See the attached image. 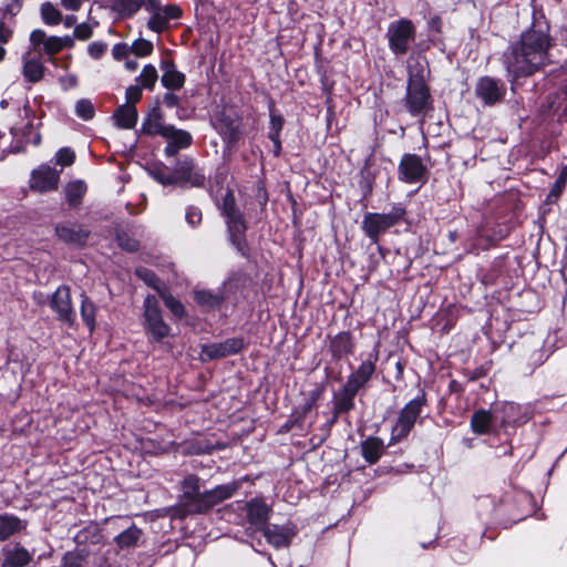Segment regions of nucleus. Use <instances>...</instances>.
Masks as SVG:
<instances>
[{
  "label": "nucleus",
  "instance_id": "obj_48",
  "mask_svg": "<svg viewBox=\"0 0 567 567\" xmlns=\"http://www.w3.org/2000/svg\"><path fill=\"white\" fill-rule=\"evenodd\" d=\"M137 276L140 278H142L148 286L153 287L154 289H156L159 293L161 291H164L163 289H161L159 287V281L158 279L154 276V274H152L151 271H148L147 269H138L136 271Z\"/></svg>",
  "mask_w": 567,
  "mask_h": 567
},
{
  "label": "nucleus",
  "instance_id": "obj_30",
  "mask_svg": "<svg viewBox=\"0 0 567 567\" xmlns=\"http://www.w3.org/2000/svg\"><path fill=\"white\" fill-rule=\"evenodd\" d=\"M80 311L83 322L87 326L90 332H93L95 329L96 306L85 295H82Z\"/></svg>",
  "mask_w": 567,
  "mask_h": 567
},
{
  "label": "nucleus",
  "instance_id": "obj_56",
  "mask_svg": "<svg viewBox=\"0 0 567 567\" xmlns=\"http://www.w3.org/2000/svg\"><path fill=\"white\" fill-rule=\"evenodd\" d=\"M60 83L64 90H70L76 86L78 78L74 74H66L60 78Z\"/></svg>",
  "mask_w": 567,
  "mask_h": 567
},
{
  "label": "nucleus",
  "instance_id": "obj_57",
  "mask_svg": "<svg viewBox=\"0 0 567 567\" xmlns=\"http://www.w3.org/2000/svg\"><path fill=\"white\" fill-rule=\"evenodd\" d=\"M127 52H128V47L125 43H117L113 47V50H112L113 56L117 60L126 56Z\"/></svg>",
  "mask_w": 567,
  "mask_h": 567
},
{
  "label": "nucleus",
  "instance_id": "obj_21",
  "mask_svg": "<svg viewBox=\"0 0 567 567\" xmlns=\"http://www.w3.org/2000/svg\"><path fill=\"white\" fill-rule=\"evenodd\" d=\"M25 522L13 515H0V542L25 528Z\"/></svg>",
  "mask_w": 567,
  "mask_h": 567
},
{
  "label": "nucleus",
  "instance_id": "obj_22",
  "mask_svg": "<svg viewBox=\"0 0 567 567\" xmlns=\"http://www.w3.org/2000/svg\"><path fill=\"white\" fill-rule=\"evenodd\" d=\"M361 449L362 456L364 457V460L370 464H374L381 457L384 450V445L382 440H380L379 437H368L365 441L362 442Z\"/></svg>",
  "mask_w": 567,
  "mask_h": 567
},
{
  "label": "nucleus",
  "instance_id": "obj_49",
  "mask_svg": "<svg viewBox=\"0 0 567 567\" xmlns=\"http://www.w3.org/2000/svg\"><path fill=\"white\" fill-rule=\"evenodd\" d=\"M107 45L104 42L95 41L89 44L87 53L93 59H100L106 51Z\"/></svg>",
  "mask_w": 567,
  "mask_h": 567
},
{
  "label": "nucleus",
  "instance_id": "obj_35",
  "mask_svg": "<svg viewBox=\"0 0 567 567\" xmlns=\"http://www.w3.org/2000/svg\"><path fill=\"white\" fill-rule=\"evenodd\" d=\"M195 300L203 307L215 308L220 305L223 297L207 290H199L195 292Z\"/></svg>",
  "mask_w": 567,
  "mask_h": 567
},
{
  "label": "nucleus",
  "instance_id": "obj_44",
  "mask_svg": "<svg viewBox=\"0 0 567 567\" xmlns=\"http://www.w3.org/2000/svg\"><path fill=\"white\" fill-rule=\"evenodd\" d=\"M151 176L162 185L175 184L173 172L163 168H154L150 172Z\"/></svg>",
  "mask_w": 567,
  "mask_h": 567
},
{
  "label": "nucleus",
  "instance_id": "obj_16",
  "mask_svg": "<svg viewBox=\"0 0 567 567\" xmlns=\"http://www.w3.org/2000/svg\"><path fill=\"white\" fill-rule=\"evenodd\" d=\"M238 488L239 483L231 482L224 485H219L208 492H205L203 494V505L200 506V509L209 508L216 503L229 498Z\"/></svg>",
  "mask_w": 567,
  "mask_h": 567
},
{
  "label": "nucleus",
  "instance_id": "obj_19",
  "mask_svg": "<svg viewBox=\"0 0 567 567\" xmlns=\"http://www.w3.org/2000/svg\"><path fill=\"white\" fill-rule=\"evenodd\" d=\"M329 347L332 355L336 358L350 354L353 350V342L350 332L342 331L336 334L331 339Z\"/></svg>",
  "mask_w": 567,
  "mask_h": 567
},
{
  "label": "nucleus",
  "instance_id": "obj_20",
  "mask_svg": "<svg viewBox=\"0 0 567 567\" xmlns=\"http://www.w3.org/2000/svg\"><path fill=\"white\" fill-rule=\"evenodd\" d=\"M137 116L136 107L131 104H124L120 106L114 113L116 125L125 130H130L135 126Z\"/></svg>",
  "mask_w": 567,
  "mask_h": 567
},
{
  "label": "nucleus",
  "instance_id": "obj_39",
  "mask_svg": "<svg viewBox=\"0 0 567 567\" xmlns=\"http://www.w3.org/2000/svg\"><path fill=\"white\" fill-rule=\"evenodd\" d=\"M566 184H567V165L565 167H563V169L560 171L553 188L550 189V192L547 196V200L548 202L556 200L560 196Z\"/></svg>",
  "mask_w": 567,
  "mask_h": 567
},
{
  "label": "nucleus",
  "instance_id": "obj_64",
  "mask_svg": "<svg viewBox=\"0 0 567 567\" xmlns=\"http://www.w3.org/2000/svg\"><path fill=\"white\" fill-rule=\"evenodd\" d=\"M504 409L506 414L508 415L509 413H513L517 409V405H515L514 403H507Z\"/></svg>",
  "mask_w": 567,
  "mask_h": 567
},
{
  "label": "nucleus",
  "instance_id": "obj_41",
  "mask_svg": "<svg viewBox=\"0 0 567 567\" xmlns=\"http://www.w3.org/2000/svg\"><path fill=\"white\" fill-rule=\"evenodd\" d=\"M131 51L136 56H147L153 52V43L143 38L136 39L131 45Z\"/></svg>",
  "mask_w": 567,
  "mask_h": 567
},
{
  "label": "nucleus",
  "instance_id": "obj_55",
  "mask_svg": "<svg viewBox=\"0 0 567 567\" xmlns=\"http://www.w3.org/2000/svg\"><path fill=\"white\" fill-rule=\"evenodd\" d=\"M48 39L45 32L43 30L37 29L31 32L30 41L33 45L45 44V40Z\"/></svg>",
  "mask_w": 567,
  "mask_h": 567
},
{
  "label": "nucleus",
  "instance_id": "obj_2",
  "mask_svg": "<svg viewBox=\"0 0 567 567\" xmlns=\"http://www.w3.org/2000/svg\"><path fill=\"white\" fill-rule=\"evenodd\" d=\"M410 61L406 105L412 115H419L426 109L430 101L429 89L424 83L425 63L419 56H411Z\"/></svg>",
  "mask_w": 567,
  "mask_h": 567
},
{
  "label": "nucleus",
  "instance_id": "obj_59",
  "mask_svg": "<svg viewBox=\"0 0 567 567\" xmlns=\"http://www.w3.org/2000/svg\"><path fill=\"white\" fill-rule=\"evenodd\" d=\"M163 100L164 103L169 107H173L178 103V97L174 93H166Z\"/></svg>",
  "mask_w": 567,
  "mask_h": 567
},
{
  "label": "nucleus",
  "instance_id": "obj_52",
  "mask_svg": "<svg viewBox=\"0 0 567 567\" xmlns=\"http://www.w3.org/2000/svg\"><path fill=\"white\" fill-rule=\"evenodd\" d=\"M167 23L163 20V18L157 16H152L147 22L148 29L155 32H161L166 28Z\"/></svg>",
  "mask_w": 567,
  "mask_h": 567
},
{
  "label": "nucleus",
  "instance_id": "obj_31",
  "mask_svg": "<svg viewBox=\"0 0 567 567\" xmlns=\"http://www.w3.org/2000/svg\"><path fill=\"white\" fill-rule=\"evenodd\" d=\"M42 21L47 25H56L62 22V12L51 2H43L40 8Z\"/></svg>",
  "mask_w": 567,
  "mask_h": 567
},
{
  "label": "nucleus",
  "instance_id": "obj_4",
  "mask_svg": "<svg viewBox=\"0 0 567 567\" xmlns=\"http://www.w3.org/2000/svg\"><path fill=\"white\" fill-rule=\"evenodd\" d=\"M144 327L156 341L163 340L171 332V328L162 318L158 301L154 296H147L144 300Z\"/></svg>",
  "mask_w": 567,
  "mask_h": 567
},
{
  "label": "nucleus",
  "instance_id": "obj_18",
  "mask_svg": "<svg viewBox=\"0 0 567 567\" xmlns=\"http://www.w3.org/2000/svg\"><path fill=\"white\" fill-rule=\"evenodd\" d=\"M476 94L486 104H493L502 96V92L497 82L491 78H483L477 82Z\"/></svg>",
  "mask_w": 567,
  "mask_h": 567
},
{
  "label": "nucleus",
  "instance_id": "obj_25",
  "mask_svg": "<svg viewBox=\"0 0 567 567\" xmlns=\"http://www.w3.org/2000/svg\"><path fill=\"white\" fill-rule=\"evenodd\" d=\"M144 0H114L112 10L122 18H131L143 7Z\"/></svg>",
  "mask_w": 567,
  "mask_h": 567
},
{
  "label": "nucleus",
  "instance_id": "obj_58",
  "mask_svg": "<svg viewBox=\"0 0 567 567\" xmlns=\"http://www.w3.org/2000/svg\"><path fill=\"white\" fill-rule=\"evenodd\" d=\"M61 4L65 10L78 11L82 6V0H61Z\"/></svg>",
  "mask_w": 567,
  "mask_h": 567
},
{
  "label": "nucleus",
  "instance_id": "obj_37",
  "mask_svg": "<svg viewBox=\"0 0 567 567\" xmlns=\"http://www.w3.org/2000/svg\"><path fill=\"white\" fill-rule=\"evenodd\" d=\"M159 296L174 316L178 318H183L185 316V308L179 300L175 299L166 290L161 291Z\"/></svg>",
  "mask_w": 567,
  "mask_h": 567
},
{
  "label": "nucleus",
  "instance_id": "obj_32",
  "mask_svg": "<svg viewBox=\"0 0 567 567\" xmlns=\"http://www.w3.org/2000/svg\"><path fill=\"white\" fill-rule=\"evenodd\" d=\"M142 535L141 529L131 526L116 536L115 542L121 548H127L137 544Z\"/></svg>",
  "mask_w": 567,
  "mask_h": 567
},
{
  "label": "nucleus",
  "instance_id": "obj_13",
  "mask_svg": "<svg viewBox=\"0 0 567 567\" xmlns=\"http://www.w3.org/2000/svg\"><path fill=\"white\" fill-rule=\"evenodd\" d=\"M164 138L167 141L165 147L167 156L176 155L179 150L188 147L192 143V135L188 132L178 130L173 125L165 128Z\"/></svg>",
  "mask_w": 567,
  "mask_h": 567
},
{
  "label": "nucleus",
  "instance_id": "obj_42",
  "mask_svg": "<svg viewBox=\"0 0 567 567\" xmlns=\"http://www.w3.org/2000/svg\"><path fill=\"white\" fill-rule=\"evenodd\" d=\"M184 492L192 498H197L199 496L203 498V495L199 492V480L195 476H188L184 480Z\"/></svg>",
  "mask_w": 567,
  "mask_h": 567
},
{
  "label": "nucleus",
  "instance_id": "obj_17",
  "mask_svg": "<svg viewBox=\"0 0 567 567\" xmlns=\"http://www.w3.org/2000/svg\"><path fill=\"white\" fill-rule=\"evenodd\" d=\"M246 509L250 525L262 527L268 520L270 508L262 498H252L246 504Z\"/></svg>",
  "mask_w": 567,
  "mask_h": 567
},
{
  "label": "nucleus",
  "instance_id": "obj_6",
  "mask_svg": "<svg viewBox=\"0 0 567 567\" xmlns=\"http://www.w3.org/2000/svg\"><path fill=\"white\" fill-rule=\"evenodd\" d=\"M388 38L390 49L395 54H404L415 38V28L410 20L401 19L389 25Z\"/></svg>",
  "mask_w": 567,
  "mask_h": 567
},
{
  "label": "nucleus",
  "instance_id": "obj_12",
  "mask_svg": "<svg viewBox=\"0 0 567 567\" xmlns=\"http://www.w3.org/2000/svg\"><path fill=\"white\" fill-rule=\"evenodd\" d=\"M377 358L378 357L375 354L373 360H364L359 365L358 370L348 378L344 385L347 393L357 394L360 388H362L370 380L375 370Z\"/></svg>",
  "mask_w": 567,
  "mask_h": 567
},
{
  "label": "nucleus",
  "instance_id": "obj_45",
  "mask_svg": "<svg viewBox=\"0 0 567 567\" xmlns=\"http://www.w3.org/2000/svg\"><path fill=\"white\" fill-rule=\"evenodd\" d=\"M221 343L224 347L225 357L239 352L244 347V341L239 338L227 339Z\"/></svg>",
  "mask_w": 567,
  "mask_h": 567
},
{
  "label": "nucleus",
  "instance_id": "obj_9",
  "mask_svg": "<svg viewBox=\"0 0 567 567\" xmlns=\"http://www.w3.org/2000/svg\"><path fill=\"white\" fill-rule=\"evenodd\" d=\"M175 184L185 186H202L205 175L195 167L194 161L185 158L181 161L173 172Z\"/></svg>",
  "mask_w": 567,
  "mask_h": 567
},
{
  "label": "nucleus",
  "instance_id": "obj_46",
  "mask_svg": "<svg viewBox=\"0 0 567 567\" xmlns=\"http://www.w3.org/2000/svg\"><path fill=\"white\" fill-rule=\"evenodd\" d=\"M93 34V28L89 23L76 24L73 32V40L79 39L82 41L89 40Z\"/></svg>",
  "mask_w": 567,
  "mask_h": 567
},
{
  "label": "nucleus",
  "instance_id": "obj_1",
  "mask_svg": "<svg viewBox=\"0 0 567 567\" xmlns=\"http://www.w3.org/2000/svg\"><path fill=\"white\" fill-rule=\"evenodd\" d=\"M548 49L549 40L545 33L536 30L524 32L520 41L506 55V66L512 76V83H517L520 76H529L545 65Z\"/></svg>",
  "mask_w": 567,
  "mask_h": 567
},
{
  "label": "nucleus",
  "instance_id": "obj_40",
  "mask_svg": "<svg viewBox=\"0 0 567 567\" xmlns=\"http://www.w3.org/2000/svg\"><path fill=\"white\" fill-rule=\"evenodd\" d=\"M200 355L203 360H214L225 358L223 343L205 344L202 348Z\"/></svg>",
  "mask_w": 567,
  "mask_h": 567
},
{
  "label": "nucleus",
  "instance_id": "obj_11",
  "mask_svg": "<svg viewBox=\"0 0 567 567\" xmlns=\"http://www.w3.org/2000/svg\"><path fill=\"white\" fill-rule=\"evenodd\" d=\"M400 178L405 183H419L425 174V166L414 154H405L399 165Z\"/></svg>",
  "mask_w": 567,
  "mask_h": 567
},
{
  "label": "nucleus",
  "instance_id": "obj_62",
  "mask_svg": "<svg viewBox=\"0 0 567 567\" xmlns=\"http://www.w3.org/2000/svg\"><path fill=\"white\" fill-rule=\"evenodd\" d=\"M62 21H63V23H64V25H65L66 28H70V27H72V25H74V24H75V22H76V17H75V16H73V14H70V16H66Z\"/></svg>",
  "mask_w": 567,
  "mask_h": 567
},
{
  "label": "nucleus",
  "instance_id": "obj_61",
  "mask_svg": "<svg viewBox=\"0 0 567 567\" xmlns=\"http://www.w3.org/2000/svg\"><path fill=\"white\" fill-rule=\"evenodd\" d=\"M224 135V138L228 142H233L236 138L237 130L234 127L227 128L225 132H220Z\"/></svg>",
  "mask_w": 567,
  "mask_h": 567
},
{
  "label": "nucleus",
  "instance_id": "obj_24",
  "mask_svg": "<svg viewBox=\"0 0 567 567\" xmlns=\"http://www.w3.org/2000/svg\"><path fill=\"white\" fill-rule=\"evenodd\" d=\"M31 557V554L27 549L22 547H14L6 551L4 566L23 567L30 561Z\"/></svg>",
  "mask_w": 567,
  "mask_h": 567
},
{
  "label": "nucleus",
  "instance_id": "obj_38",
  "mask_svg": "<svg viewBox=\"0 0 567 567\" xmlns=\"http://www.w3.org/2000/svg\"><path fill=\"white\" fill-rule=\"evenodd\" d=\"M75 114L84 120L89 121L94 117L95 109L93 103L87 99H81L75 103Z\"/></svg>",
  "mask_w": 567,
  "mask_h": 567
},
{
  "label": "nucleus",
  "instance_id": "obj_7",
  "mask_svg": "<svg viewBox=\"0 0 567 567\" xmlns=\"http://www.w3.org/2000/svg\"><path fill=\"white\" fill-rule=\"evenodd\" d=\"M424 403V398H415L404 405L398 422L392 427V441L396 442L410 433L422 411Z\"/></svg>",
  "mask_w": 567,
  "mask_h": 567
},
{
  "label": "nucleus",
  "instance_id": "obj_50",
  "mask_svg": "<svg viewBox=\"0 0 567 567\" xmlns=\"http://www.w3.org/2000/svg\"><path fill=\"white\" fill-rule=\"evenodd\" d=\"M125 96L127 104L134 105L142 97V87L138 85H131L126 89Z\"/></svg>",
  "mask_w": 567,
  "mask_h": 567
},
{
  "label": "nucleus",
  "instance_id": "obj_53",
  "mask_svg": "<svg viewBox=\"0 0 567 567\" xmlns=\"http://www.w3.org/2000/svg\"><path fill=\"white\" fill-rule=\"evenodd\" d=\"M143 7L151 16H161L163 8L159 0H144Z\"/></svg>",
  "mask_w": 567,
  "mask_h": 567
},
{
  "label": "nucleus",
  "instance_id": "obj_3",
  "mask_svg": "<svg viewBox=\"0 0 567 567\" xmlns=\"http://www.w3.org/2000/svg\"><path fill=\"white\" fill-rule=\"evenodd\" d=\"M221 212L226 217L231 243L244 254L246 224L241 214L235 207V198L230 192H227L224 196Z\"/></svg>",
  "mask_w": 567,
  "mask_h": 567
},
{
  "label": "nucleus",
  "instance_id": "obj_47",
  "mask_svg": "<svg viewBox=\"0 0 567 567\" xmlns=\"http://www.w3.org/2000/svg\"><path fill=\"white\" fill-rule=\"evenodd\" d=\"M182 16V9L177 4H167L162 8L161 17L168 23L169 20L178 19Z\"/></svg>",
  "mask_w": 567,
  "mask_h": 567
},
{
  "label": "nucleus",
  "instance_id": "obj_27",
  "mask_svg": "<svg viewBox=\"0 0 567 567\" xmlns=\"http://www.w3.org/2000/svg\"><path fill=\"white\" fill-rule=\"evenodd\" d=\"M74 47V41L71 35H64V37H48L45 40V44L43 47V50L47 54H55L60 52L61 50L68 48L71 49Z\"/></svg>",
  "mask_w": 567,
  "mask_h": 567
},
{
  "label": "nucleus",
  "instance_id": "obj_34",
  "mask_svg": "<svg viewBox=\"0 0 567 567\" xmlns=\"http://www.w3.org/2000/svg\"><path fill=\"white\" fill-rule=\"evenodd\" d=\"M85 192H86V186L83 182L75 181V182L69 183L65 188L66 200L70 204L75 205L81 200V198L83 197Z\"/></svg>",
  "mask_w": 567,
  "mask_h": 567
},
{
  "label": "nucleus",
  "instance_id": "obj_26",
  "mask_svg": "<svg viewBox=\"0 0 567 567\" xmlns=\"http://www.w3.org/2000/svg\"><path fill=\"white\" fill-rule=\"evenodd\" d=\"M44 73V66L42 62L33 58L23 59V76L29 82H39Z\"/></svg>",
  "mask_w": 567,
  "mask_h": 567
},
{
  "label": "nucleus",
  "instance_id": "obj_43",
  "mask_svg": "<svg viewBox=\"0 0 567 567\" xmlns=\"http://www.w3.org/2000/svg\"><path fill=\"white\" fill-rule=\"evenodd\" d=\"M74 158L75 154L69 147H62L55 154V163L62 167L72 165Z\"/></svg>",
  "mask_w": 567,
  "mask_h": 567
},
{
  "label": "nucleus",
  "instance_id": "obj_54",
  "mask_svg": "<svg viewBox=\"0 0 567 567\" xmlns=\"http://www.w3.org/2000/svg\"><path fill=\"white\" fill-rule=\"evenodd\" d=\"M202 220V213L199 209L195 208V207H189L187 210H186V221L190 225V226H196L200 223Z\"/></svg>",
  "mask_w": 567,
  "mask_h": 567
},
{
  "label": "nucleus",
  "instance_id": "obj_33",
  "mask_svg": "<svg viewBox=\"0 0 567 567\" xmlns=\"http://www.w3.org/2000/svg\"><path fill=\"white\" fill-rule=\"evenodd\" d=\"M168 125H164L162 122H161V117L158 114H154V115H151L148 116L144 122H143V125H142V131L145 133V134H148V135H162L164 137V131L165 128H167Z\"/></svg>",
  "mask_w": 567,
  "mask_h": 567
},
{
  "label": "nucleus",
  "instance_id": "obj_63",
  "mask_svg": "<svg viewBox=\"0 0 567 567\" xmlns=\"http://www.w3.org/2000/svg\"><path fill=\"white\" fill-rule=\"evenodd\" d=\"M20 9V3L18 0H14L12 4L8 6L7 11L11 14H16Z\"/></svg>",
  "mask_w": 567,
  "mask_h": 567
},
{
  "label": "nucleus",
  "instance_id": "obj_60",
  "mask_svg": "<svg viewBox=\"0 0 567 567\" xmlns=\"http://www.w3.org/2000/svg\"><path fill=\"white\" fill-rule=\"evenodd\" d=\"M11 37V31L6 29L2 23H0V42L6 43L9 41Z\"/></svg>",
  "mask_w": 567,
  "mask_h": 567
},
{
  "label": "nucleus",
  "instance_id": "obj_15",
  "mask_svg": "<svg viewBox=\"0 0 567 567\" xmlns=\"http://www.w3.org/2000/svg\"><path fill=\"white\" fill-rule=\"evenodd\" d=\"M56 236L64 243L73 245H83L89 231L78 224L65 223L58 225L55 228Z\"/></svg>",
  "mask_w": 567,
  "mask_h": 567
},
{
  "label": "nucleus",
  "instance_id": "obj_36",
  "mask_svg": "<svg viewBox=\"0 0 567 567\" xmlns=\"http://www.w3.org/2000/svg\"><path fill=\"white\" fill-rule=\"evenodd\" d=\"M158 79L157 70L152 64H146L140 76L137 78V81L142 84L145 89H153L156 81Z\"/></svg>",
  "mask_w": 567,
  "mask_h": 567
},
{
  "label": "nucleus",
  "instance_id": "obj_14",
  "mask_svg": "<svg viewBox=\"0 0 567 567\" xmlns=\"http://www.w3.org/2000/svg\"><path fill=\"white\" fill-rule=\"evenodd\" d=\"M295 535L296 529L290 524L282 526L271 525L265 529V537L276 548L288 546Z\"/></svg>",
  "mask_w": 567,
  "mask_h": 567
},
{
  "label": "nucleus",
  "instance_id": "obj_8",
  "mask_svg": "<svg viewBox=\"0 0 567 567\" xmlns=\"http://www.w3.org/2000/svg\"><path fill=\"white\" fill-rule=\"evenodd\" d=\"M60 182V171L41 164L31 172L30 188L38 193L52 192L58 188Z\"/></svg>",
  "mask_w": 567,
  "mask_h": 567
},
{
  "label": "nucleus",
  "instance_id": "obj_51",
  "mask_svg": "<svg viewBox=\"0 0 567 567\" xmlns=\"http://www.w3.org/2000/svg\"><path fill=\"white\" fill-rule=\"evenodd\" d=\"M355 394L347 393L344 390V395L337 402L338 411H349L353 406V398Z\"/></svg>",
  "mask_w": 567,
  "mask_h": 567
},
{
  "label": "nucleus",
  "instance_id": "obj_10",
  "mask_svg": "<svg viewBox=\"0 0 567 567\" xmlns=\"http://www.w3.org/2000/svg\"><path fill=\"white\" fill-rule=\"evenodd\" d=\"M51 308L58 315L59 319L73 323L75 315L71 301L70 288L60 286L52 296Z\"/></svg>",
  "mask_w": 567,
  "mask_h": 567
},
{
  "label": "nucleus",
  "instance_id": "obj_29",
  "mask_svg": "<svg viewBox=\"0 0 567 567\" xmlns=\"http://www.w3.org/2000/svg\"><path fill=\"white\" fill-rule=\"evenodd\" d=\"M492 425V415L488 411L480 410L475 412L471 420L472 430L476 434H485Z\"/></svg>",
  "mask_w": 567,
  "mask_h": 567
},
{
  "label": "nucleus",
  "instance_id": "obj_23",
  "mask_svg": "<svg viewBox=\"0 0 567 567\" xmlns=\"http://www.w3.org/2000/svg\"><path fill=\"white\" fill-rule=\"evenodd\" d=\"M162 84L168 90H179L185 83V75L177 71L173 64L164 68Z\"/></svg>",
  "mask_w": 567,
  "mask_h": 567
},
{
  "label": "nucleus",
  "instance_id": "obj_5",
  "mask_svg": "<svg viewBox=\"0 0 567 567\" xmlns=\"http://www.w3.org/2000/svg\"><path fill=\"white\" fill-rule=\"evenodd\" d=\"M404 209L394 207L388 214L369 213L364 216L362 227L368 237L375 240L381 233L394 226L402 219Z\"/></svg>",
  "mask_w": 567,
  "mask_h": 567
},
{
  "label": "nucleus",
  "instance_id": "obj_28",
  "mask_svg": "<svg viewBox=\"0 0 567 567\" xmlns=\"http://www.w3.org/2000/svg\"><path fill=\"white\" fill-rule=\"evenodd\" d=\"M284 126V118L280 114L270 112V126H269V138L272 141L275 146V153L278 155L281 150L280 132Z\"/></svg>",
  "mask_w": 567,
  "mask_h": 567
}]
</instances>
